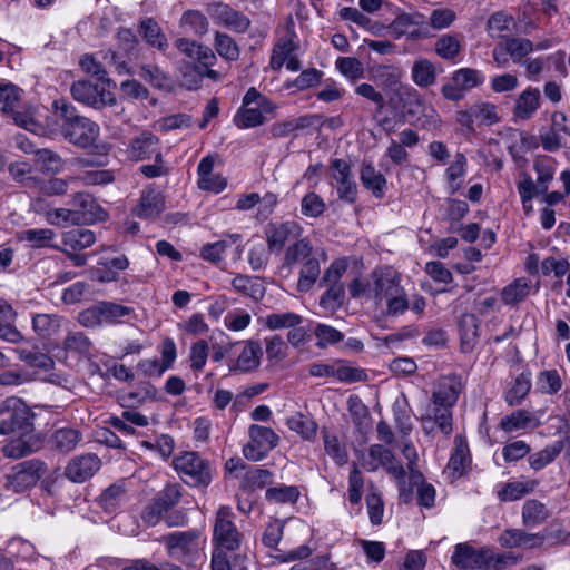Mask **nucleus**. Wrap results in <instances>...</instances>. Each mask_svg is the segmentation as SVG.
Returning a JSON list of instances; mask_svg holds the SVG:
<instances>
[{"instance_id":"27","label":"nucleus","mask_w":570,"mask_h":570,"mask_svg":"<svg viewBox=\"0 0 570 570\" xmlns=\"http://www.w3.org/2000/svg\"><path fill=\"white\" fill-rule=\"evenodd\" d=\"M263 355L262 346L258 342L248 341L245 343L240 354L230 365L232 372L246 373L258 367Z\"/></svg>"},{"instance_id":"26","label":"nucleus","mask_w":570,"mask_h":570,"mask_svg":"<svg viewBox=\"0 0 570 570\" xmlns=\"http://www.w3.org/2000/svg\"><path fill=\"white\" fill-rule=\"evenodd\" d=\"M73 210L79 213L81 223L104 220L107 213L96 203L94 197L88 193H77L72 198Z\"/></svg>"},{"instance_id":"3","label":"nucleus","mask_w":570,"mask_h":570,"mask_svg":"<svg viewBox=\"0 0 570 570\" xmlns=\"http://www.w3.org/2000/svg\"><path fill=\"white\" fill-rule=\"evenodd\" d=\"M557 160L551 156H537L533 160V170L537 174L534 181L528 173L520 174L517 183V189L525 210L531 209L528 204L535 197L548 191L550 183L553 180L557 170Z\"/></svg>"},{"instance_id":"1","label":"nucleus","mask_w":570,"mask_h":570,"mask_svg":"<svg viewBox=\"0 0 570 570\" xmlns=\"http://www.w3.org/2000/svg\"><path fill=\"white\" fill-rule=\"evenodd\" d=\"M174 46L183 57L178 70L185 88L196 90L200 88L205 78L213 82L223 79V73L213 69L217 57L209 47L184 37L177 38Z\"/></svg>"},{"instance_id":"36","label":"nucleus","mask_w":570,"mask_h":570,"mask_svg":"<svg viewBox=\"0 0 570 570\" xmlns=\"http://www.w3.org/2000/svg\"><path fill=\"white\" fill-rule=\"evenodd\" d=\"M361 181L376 198H382L385 193L386 179L372 164H363Z\"/></svg>"},{"instance_id":"42","label":"nucleus","mask_w":570,"mask_h":570,"mask_svg":"<svg viewBox=\"0 0 570 570\" xmlns=\"http://www.w3.org/2000/svg\"><path fill=\"white\" fill-rule=\"evenodd\" d=\"M435 53L445 60H453L461 51V41L458 35H442L434 43Z\"/></svg>"},{"instance_id":"37","label":"nucleus","mask_w":570,"mask_h":570,"mask_svg":"<svg viewBox=\"0 0 570 570\" xmlns=\"http://www.w3.org/2000/svg\"><path fill=\"white\" fill-rule=\"evenodd\" d=\"M322 438L325 453L338 465L346 464L348 461V453L346 446L338 440L337 435L324 428L322 430Z\"/></svg>"},{"instance_id":"21","label":"nucleus","mask_w":570,"mask_h":570,"mask_svg":"<svg viewBox=\"0 0 570 570\" xmlns=\"http://www.w3.org/2000/svg\"><path fill=\"white\" fill-rule=\"evenodd\" d=\"M199 532L189 530L184 532H174L163 538L170 556L180 558L183 556L195 553L198 550Z\"/></svg>"},{"instance_id":"32","label":"nucleus","mask_w":570,"mask_h":570,"mask_svg":"<svg viewBox=\"0 0 570 570\" xmlns=\"http://www.w3.org/2000/svg\"><path fill=\"white\" fill-rule=\"evenodd\" d=\"M96 242L92 230L87 228H73L62 236L66 253L78 252L90 247Z\"/></svg>"},{"instance_id":"38","label":"nucleus","mask_w":570,"mask_h":570,"mask_svg":"<svg viewBox=\"0 0 570 570\" xmlns=\"http://www.w3.org/2000/svg\"><path fill=\"white\" fill-rule=\"evenodd\" d=\"M549 518L546 505L535 499L527 500L522 507V521L528 527L542 524Z\"/></svg>"},{"instance_id":"48","label":"nucleus","mask_w":570,"mask_h":570,"mask_svg":"<svg viewBox=\"0 0 570 570\" xmlns=\"http://www.w3.org/2000/svg\"><path fill=\"white\" fill-rule=\"evenodd\" d=\"M303 322V317L293 312L286 313H273L265 317L264 324L267 328L272 331L282 330V328H292L297 325H301Z\"/></svg>"},{"instance_id":"2","label":"nucleus","mask_w":570,"mask_h":570,"mask_svg":"<svg viewBox=\"0 0 570 570\" xmlns=\"http://www.w3.org/2000/svg\"><path fill=\"white\" fill-rule=\"evenodd\" d=\"M53 108L59 117L61 135L67 141L83 149L95 146L100 132L96 122L79 115L75 106L65 99L55 100Z\"/></svg>"},{"instance_id":"51","label":"nucleus","mask_w":570,"mask_h":570,"mask_svg":"<svg viewBox=\"0 0 570 570\" xmlns=\"http://www.w3.org/2000/svg\"><path fill=\"white\" fill-rule=\"evenodd\" d=\"M455 85L460 86L465 92L482 85L484 75L472 68H461L452 73Z\"/></svg>"},{"instance_id":"41","label":"nucleus","mask_w":570,"mask_h":570,"mask_svg":"<svg viewBox=\"0 0 570 570\" xmlns=\"http://www.w3.org/2000/svg\"><path fill=\"white\" fill-rule=\"evenodd\" d=\"M478 318L473 314H463L459 321V333L462 348L469 351L472 348L478 337Z\"/></svg>"},{"instance_id":"7","label":"nucleus","mask_w":570,"mask_h":570,"mask_svg":"<svg viewBox=\"0 0 570 570\" xmlns=\"http://www.w3.org/2000/svg\"><path fill=\"white\" fill-rule=\"evenodd\" d=\"M235 514L228 505L218 508L215 518L213 540L218 549L235 551L240 547L243 534L237 529Z\"/></svg>"},{"instance_id":"57","label":"nucleus","mask_w":570,"mask_h":570,"mask_svg":"<svg viewBox=\"0 0 570 570\" xmlns=\"http://www.w3.org/2000/svg\"><path fill=\"white\" fill-rule=\"evenodd\" d=\"M456 13L450 8L433 9L429 17L430 32L446 29L453 24Z\"/></svg>"},{"instance_id":"43","label":"nucleus","mask_w":570,"mask_h":570,"mask_svg":"<svg viewBox=\"0 0 570 570\" xmlns=\"http://www.w3.org/2000/svg\"><path fill=\"white\" fill-rule=\"evenodd\" d=\"M266 501L276 504L295 503L299 498L297 487L281 484L268 488L265 492Z\"/></svg>"},{"instance_id":"11","label":"nucleus","mask_w":570,"mask_h":570,"mask_svg":"<svg viewBox=\"0 0 570 570\" xmlns=\"http://www.w3.org/2000/svg\"><path fill=\"white\" fill-rule=\"evenodd\" d=\"M107 87L108 83L106 81L79 80L71 86V95L75 100L83 105L100 108L115 101L112 94Z\"/></svg>"},{"instance_id":"18","label":"nucleus","mask_w":570,"mask_h":570,"mask_svg":"<svg viewBox=\"0 0 570 570\" xmlns=\"http://www.w3.org/2000/svg\"><path fill=\"white\" fill-rule=\"evenodd\" d=\"M462 389L463 385L460 376L446 375L440 377L432 394V404L453 407Z\"/></svg>"},{"instance_id":"35","label":"nucleus","mask_w":570,"mask_h":570,"mask_svg":"<svg viewBox=\"0 0 570 570\" xmlns=\"http://www.w3.org/2000/svg\"><path fill=\"white\" fill-rule=\"evenodd\" d=\"M411 78L421 88L434 85L436 81L435 65L426 58L415 60L412 66Z\"/></svg>"},{"instance_id":"58","label":"nucleus","mask_w":570,"mask_h":570,"mask_svg":"<svg viewBox=\"0 0 570 570\" xmlns=\"http://www.w3.org/2000/svg\"><path fill=\"white\" fill-rule=\"evenodd\" d=\"M17 353L21 361L26 362L32 367H38L43 371H49L53 367V360L49 355L39 351L18 348Z\"/></svg>"},{"instance_id":"47","label":"nucleus","mask_w":570,"mask_h":570,"mask_svg":"<svg viewBox=\"0 0 570 570\" xmlns=\"http://www.w3.org/2000/svg\"><path fill=\"white\" fill-rule=\"evenodd\" d=\"M214 46L217 53L226 60L235 61L239 58V47L227 33L216 31Z\"/></svg>"},{"instance_id":"44","label":"nucleus","mask_w":570,"mask_h":570,"mask_svg":"<svg viewBox=\"0 0 570 570\" xmlns=\"http://www.w3.org/2000/svg\"><path fill=\"white\" fill-rule=\"evenodd\" d=\"M63 348L68 354L82 357L89 355L91 342L82 332H69L63 340Z\"/></svg>"},{"instance_id":"9","label":"nucleus","mask_w":570,"mask_h":570,"mask_svg":"<svg viewBox=\"0 0 570 570\" xmlns=\"http://www.w3.org/2000/svg\"><path fill=\"white\" fill-rule=\"evenodd\" d=\"M249 441L243 448L246 459L257 462L267 456L279 443V436L267 426L252 424L248 429Z\"/></svg>"},{"instance_id":"10","label":"nucleus","mask_w":570,"mask_h":570,"mask_svg":"<svg viewBox=\"0 0 570 570\" xmlns=\"http://www.w3.org/2000/svg\"><path fill=\"white\" fill-rule=\"evenodd\" d=\"M542 148L548 153H556L562 148L570 149V124L563 112L554 111L551 116V126L540 130Z\"/></svg>"},{"instance_id":"61","label":"nucleus","mask_w":570,"mask_h":570,"mask_svg":"<svg viewBox=\"0 0 570 570\" xmlns=\"http://www.w3.org/2000/svg\"><path fill=\"white\" fill-rule=\"evenodd\" d=\"M35 159L36 163L47 171L58 173L63 167L61 157L53 150L47 148L38 149L35 153Z\"/></svg>"},{"instance_id":"59","label":"nucleus","mask_w":570,"mask_h":570,"mask_svg":"<svg viewBox=\"0 0 570 570\" xmlns=\"http://www.w3.org/2000/svg\"><path fill=\"white\" fill-rule=\"evenodd\" d=\"M314 334L317 340L316 346L320 348H326L330 345L340 343L344 338L343 333L326 324H317Z\"/></svg>"},{"instance_id":"62","label":"nucleus","mask_w":570,"mask_h":570,"mask_svg":"<svg viewBox=\"0 0 570 570\" xmlns=\"http://www.w3.org/2000/svg\"><path fill=\"white\" fill-rule=\"evenodd\" d=\"M326 205L321 196L314 191L307 193L301 202V212L307 217H318L325 212Z\"/></svg>"},{"instance_id":"40","label":"nucleus","mask_w":570,"mask_h":570,"mask_svg":"<svg viewBox=\"0 0 570 570\" xmlns=\"http://www.w3.org/2000/svg\"><path fill=\"white\" fill-rule=\"evenodd\" d=\"M286 424L289 428V430H292L293 432H296L305 440L311 441V440L315 439V436H316V432H317L316 422L313 419L307 417L302 413H295L294 415L288 417L286 421Z\"/></svg>"},{"instance_id":"14","label":"nucleus","mask_w":570,"mask_h":570,"mask_svg":"<svg viewBox=\"0 0 570 570\" xmlns=\"http://www.w3.org/2000/svg\"><path fill=\"white\" fill-rule=\"evenodd\" d=\"M331 175L337 183V195L341 200L348 204L356 202L357 185L352 178V168L348 161L340 158L331 160Z\"/></svg>"},{"instance_id":"19","label":"nucleus","mask_w":570,"mask_h":570,"mask_svg":"<svg viewBox=\"0 0 570 570\" xmlns=\"http://www.w3.org/2000/svg\"><path fill=\"white\" fill-rule=\"evenodd\" d=\"M1 405L4 407V414H7L3 419L10 423L16 432L26 434L31 431L33 414L24 403L10 399Z\"/></svg>"},{"instance_id":"60","label":"nucleus","mask_w":570,"mask_h":570,"mask_svg":"<svg viewBox=\"0 0 570 570\" xmlns=\"http://www.w3.org/2000/svg\"><path fill=\"white\" fill-rule=\"evenodd\" d=\"M313 247L307 238H302L291 245L285 252V264L291 266L302 259L308 258Z\"/></svg>"},{"instance_id":"12","label":"nucleus","mask_w":570,"mask_h":570,"mask_svg":"<svg viewBox=\"0 0 570 570\" xmlns=\"http://www.w3.org/2000/svg\"><path fill=\"white\" fill-rule=\"evenodd\" d=\"M212 20L233 32L245 33L250 27V20L243 12L223 2H212L206 7Z\"/></svg>"},{"instance_id":"25","label":"nucleus","mask_w":570,"mask_h":570,"mask_svg":"<svg viewBox=\"0 0 570 570\" xmlns=\"http://www.w3.org/2000/svg\"><path fill=\"white\" fill-rule=\"evenodd\" d=\"M159 139L149 131H144L135 137L127 149L129 158L134 160L149 159L159 151Z\"/></svg>"},{"instance_id":"50","label":"nucleus","mask_w":570,"mask_h":570,"mask_svg":"<svg viewBox=\"0 0 570 570\" xmlns=\"http://www.w3.org/2000/svg\"><path fill=\"white\" fill-rule=\"evenodd\" d=\"M22 90L12 83L0 85V110L12 112L21 107Z\"/></svg>"},{"instance_id":"54","label":"nucleus","mask_w":570,"mask_h":570,"mask_svg":"<svg viewBox=\"0 0 570 570\" xmlns=\"http://www.w3.org/2000/svg\"><path fill=\"white\" fill-rule=\"evenodd\" d=\"M273 482V474L269 470L254 468L248 470L243 480V488L248 491L262 489Z\"/></svg>"},{"instance_id":"30","label":"nucleus","mask_w":570,"mask_h":570,"mask_svg":"<svg viewBox=\"0 0 570 570\" xmlns=\"http://www.w3.org/2000/svg\"><path fill=\"white\" fill-rule=\"evenodd\" d=\"M435 423L443 434H450L453 429L452 407L432 404L428 413L422 417L423 430L428 431V424Z\"/></svg>"},{"instance_id":"23","label":"nucleus","mask_w":570,"mask_h":570,"mask_svg":"<svg viewBox=\"0 0 570 570\" xmlns=\"http://www.w3.org/2000/svg\"><path fill=\"white\" fill-rule=\"evenodd\" d=\"M541 106V92L538 88H525L515 99L513 116L519 120H529Z\"/></svg>"},{"instance_id":"39","label":"nucleus","mask_w":570,"mask_h":570,"mask_svg":"<svg viewBox=\"0 0 570 570\" xmlns=\"http://www.w3.org/2000/svg\"><path fill=\"white\" fill-rule=\"evenodd\" d=\"M233 122L239 129H248L263 125L265 117L257 106H240L233 118Z\"/></svg>"},{"instance_id":"33","label":"nucleus","mask_w":570,"mask_h":570,"mask_svg":"<svg viewBox=\"0 0 570 570\" xmlns=\"http://www.w3.org/2000/svg\"><path fill=\"white\" fill-rule=\"evenodd\" d=\"M372 79L381 87L394 89L400 85L403 71L394 65H375L371 68Z\"/></svg>"},{"instance_id":"52","label":"nucleus","mask_w":570,"mask_h":570,"mask_svg":"<svg viewBox=\"0 0 570 570\" xmlns=\"http://www.w3.org/2000/svg\"><path fill=\"white\" fill-rule=\"evenodd\" d=\"M180 24L189 28L194 35L199 37L206 35L209 28L207 17L198 10L186 11L180 19Z\"/></svg>"},{"instance_id":"49","label":"nucleus","mask_w":570,"mask_h":570,"mask_svg":"<svg viewBox=\"0 0 570 570\" xmlns=\"http://www.w3.org/2000/svg\"><path fill=\"white\" fill-rule=\"evenodd\" d=\"M562 449V442H556L551 445L546 446L541 451L531 454L528 459L530 466L535 471L543 469L560 454Z\"/></svg>"},{"instance_id":"5","label":"nucleus","mask_w":570,"mask_h":570,"mask_svg":"<svg viewBox=\"0 0 570 570\" xmlns=\"http://www.w3.org/2000/svg\"><path fill=\"white\" fill-rule=\"evenodd\" d=\"M173 465L180 479L189 487L206 488L212 482V466L196 452L177 455Z\"/></svg>"},{"instance_id":"53","label":"nucleus","mask_w":570,"mask_h":570,"mask_svg":"<svg viewBox=\"0 0 570 570\" xmlns=\"http://www.w3.org/2000/svg\"><path fill=\"white\" fill-rule=\"evenodd\" d=\"M534 421V416L525 410H518L501 420L500 426L505 432L527 429Z\"/></svg>"},{"instance_id":"16","label":"nucleus","mask_w":570,"mask_h":570,"mask_svg":"<svg viewBox=\"0 0 570 570\" xmlns=\"http://www.w3.org/2000/svg\"><path fill=\"white\" fill-rule=\"evenodd\" d=\"M165 209V196L153 185L145 187L132 214L140 219H155Z\"/></svg>"},{"instance_id":"15","label":"nucleus","mask_w":570,"mask_h":570,"mask_svg":"<svg viewBox=\"0 0 570 570\" xmlns=\"http://www.w3.org/2000/svg\"><path fill=\"white\" fill-rule=\"evenodd\" d=\"M302 233V226L294 220L268 224L265 229L268 250L279 254L288 240L301 237Z\"/></svg>"},{"instance_id":"64","label":"nucleus","mask_w":570,"mask_h":570,"mask_svg":"<svg viewBox=\"0 0 570 570\" xmlns=\"http://www.w3.org/2000/svg\"><path fill=\"white\" fill-rule=\"evenodd\" d=\"M509 56L514 62L521 61L533 50V43L525 38H508L504 41Z\"/></svg>"},{"instance_id":"17","label":"nucleus","mask_w":570,"mask_h":570,"mask_svg":"<svg viewBox=\"0 0 570 570\" xmlns=\"http://www.w3.org/2000/svg\"><path fill=\"white\" fill-rule=\"evenodd\" d=\"M100 459L96 454L77 455L68 462L65 475L72 482L82 483L90 479L100 469Z\"/></svg>"},{"instance_id":"34","label":"nucleus","mask_w":570,"mask_h":570,"mask_svg":"<svg viewBox=\"0 0 570 570\" xmlns=\"http://www.w3.org/2000/svg\"><path fill=\"white\" fill-rule=\"evenodd\" d=\"M538 484L537 480L508 482L498 491V498L502 502L517 501L533 492Z\"/></svg>"},{"instance_id":"55","label":"nucleus","mask_w":570,"mask_h":570,"mask_svg":"<svg viewBox=\"0 0 570 570\" xmlns=\"http://www.w3.org/2000/svg\"><path fill=\"white\" fill-rule=\"evenodd\" d=\"M531 389V377L529 373H521L513 384V386L507 392L505 400L509 405H518L528 395Z\"/></svg>"},{"instance_id":"8","label":"nucleus","mask_w":570,"mask_h":570,"mask_svg":"<svg viewBox=\"0 0 570 570\" xmlns=\"http://www.w3.org/2000/svg\"><path fill=\"white\" fill-rule=\"evenodd\" d=\"M402 95L407 98V115L416 126L424 129H436L440 124V115L425 98L411 86H401Z\"/></svg>"},{"instance_id":"28","label":"nucleus","mask_w":570,"mask_h":570,"mask_svg":"<svg viewBox=\"0 0 570 570\" xmlns=\"http://www.w3.org/2000/svg\"><path fill=\"white\" fill-rule=\"evenodd\" d=\"M82 434L79 430L63 426L56 429L50 435L49 443L56 451L67 454L73 451L81 442Z\"/></svg>"},{"instance_id":"56","label":"nucleus","mask_w":570,"mask_h":570,"mask_svg":"<svg viewBox=\"0 0 570 570\" xmlns=\"http://www.w3.org/2000/svg\"><path fill=\"white\" fill-rule=\"evenodd\" d=\"M55 237V232L50 228L26 229L19 233V239L31 244L35 248L50 246V240ZM51 247H53L51 245Z\"/></svg>"},{"instance_id":"31","label":"nucleus","mask_w":570,"mask_h":570,"mask_svg":"<svg viewBox=\"0 0 570 570\" xmlns=\"http://www.w3.org/2000/svg\"><path fill=\"white\" fill-rule=\"evenodd\" d=\"M16 312L3 299L0 298V338L10 343H18L23 340L22 334L13 325Z\"/></svg>"},{"instance_id":"4","label":"nucleus","mask_w":570,"mask_h":570,"mask_svg":"<svg viewBox=\"0 0 570 570\" xmlns=\"http://www.w3.org/2000/svg\"><path fill=\"white\" fill-rule=\"evenodd\" d=\"M452 563L461 569H482L493 567L500 569V566L508 562L515 563L517 558L512 554H495L490 547L475 549L468 542L458 543L451 557Z\"/></svg>"},{"instance_id":"46","label":"nucleus","mask_w":570,"mask_h":570,"mask_svg":"<svg viewBox=\"0 0 570 570\" xmlns=\"http://www.w3.org/2000/svg\"><path fill=\"white\" fill-rule=\"evenodd\" d=\"M466 157L459 153L454 160L446 168L445 177L451 194H455L461 188V178L465 175Z\"/></svg>"},{"instance_id":"22","label":"nucleus","mask_w":570,"mask_h":570,"mask_svg":"<svg viewBox=\"0 0 570 570\" xmlns=\"http://www.w3.org/2000/svg\"><path fill=\"white\" fill-rule=\"evenodd\" d=\"M546 537L541 533H528L521 529L504 530L499 542L504 548L534 549L543 544Z\"/></svg>"},{"instance_id":"13","label":"nucleus","mask_w":570,"mask_h":570,"mask_svg":"<svg viewBox=\"0 0 570 570\" xmlns=\"http://www.w3.org/2000/svg\"><path fill=\"white\" fill-rule=\"evenodd\" d=\"M299 46L294 41L292 35H286L278 38L273 47L269 67L274 71L281 70L284 66L289 71H298L301 69V61L296 55Z\"/></svg>"},{"instance_id":"20","label":"nucleus","mask_w":570,"mask_h":570,"mask_svg":"<svg viewBox=\"0 0 570 570\" xmlns=\"http://www.w3.org/2000/svg\"><path fill=\"white\" fill-rule=\"evenodd\" d=\"M47 466L38 460L24 461L19 470L11 476L10 487L16 492H21L32 485L46 473Z\"/></svg>"},{"instance_id":"6","label":"nucleus","mask_w":570,"mask_h":570,"mask_svg":"<svg viewBox=\"0 0 570 570\" xmlns=\"http://www.w3.org/2000/svg\"><path fill=\"white\" fill-rule=\"evenodd\" d=\"M132 313V308L111 303L100 302L79 313L78 322L85 327H98L122 322V320Z\"/></svg>"},{"instance_id":"63","label":"nucleus","mask_w":570,"mask_h":570,"mask_svg":"<svg viewBox=\"0 0 570 570\" xmlns=\"http://www.w3.org/2000/svg\"><path fill=\"white\" fill-rule=\"evenodd\" d=\"M181 498V487L177 483L167 484L154 499L166 512L174 508Z\"/></svg>"},{"instance_id":"45","label":"nucleus","mask_w":570,"mask_h":570,"mask_svg":"<svg viewBox=\"0 0 570 570\" xmlns=\"http://www.w3.org/2000/svg\"><path fill=\"white\" fill-rule=\"evenodd\" d=\"M412 485L417 490V502L424 508H431L435 500V489L432 484L424 482L423 474L420 471H412L410 474Z\"/></svg>"},{"instance_id":"24","label":"nucleus","mask_w":570,"mask_h":570,"mask_svg":"<svg viewBox=\"0 0 570 570\" xmlns=\"http://www.w3.org/2000/svg\"><path fill=\"white\" fill-rule=\"evenodd\" d=\"M470 464L468 444L460 438H455V448L450 456V460L444 469L446 478L453 482L461 478Z\"/></svg>"},{"instance_id":"29","label":"nucleus","mask_w":570,"mask_h":570,"mask_svg":"<svg viewBox=\"0 0 570 570\" xmlns=\"http://www.w3.org/2000/svg\"><path fill=\"white\" fill-rule=\"evenodd\" d=\"M139 35L144 40L156 48L157 50L165 52L168 47V40L166 35L163 32L160 26L153 18H145L139 22Z\"/></svg>"}]
</instances>
